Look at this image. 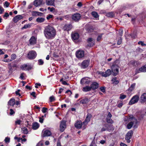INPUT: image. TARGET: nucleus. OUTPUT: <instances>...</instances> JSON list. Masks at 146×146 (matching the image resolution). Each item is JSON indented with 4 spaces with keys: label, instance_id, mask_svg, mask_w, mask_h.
<instances>
[{
    "label": "nucleus",
    "instance_id": "f257e3e1",
    "mask_svg": "<svg viewBox=\"0 0 146 146\" xmlns=\"http://www.w3.org/2000/svg\"><path fill=\"white\" fill-rule=\"evenodd\" d=\"M43 33L46 39L52 40L55 38L56 31L54 27L48 25L44 27Z\"/></svg>",
    "mask_w": 146,
    "mask_h": 146
},
{
    "label": "nucleus",
    "instance_id": "f03ea898",
    "mask_svg": "<svg viewBox=\"0 0 146 146\" xmlns=\"http://www.w3.org/2000/svg\"><path fill=\"white\" fill-rule=\"evenodd\" d=\"M129 123L127 124V128L128 129H131L133 126L134 128L137 127V124L138 123L137 119L133 115H131L128 119Z\"/></svg>",
    "mask_w": 146,
    "mask_h": 146
},
{
    "label": "nucleus",
    "instance_id": "7ed1b4c3",
    "mask_svg": "<svg viewBox=\"0 0 146 146\" xmlns=\"http://www.w3.org/2000/svg\"><path fill=\"white\" fill-rule=\"evenodd\" d=\"M117 62V60L115 61L111 66L112 71L114 76H116L119 72V66L117 64H116Z\"/></svg>",
    "mask_w": 146,
    "mask_h": 146
},
{
    "label": "nucleus",
    "instance_id": "20e7f679",
    "mask_svg": "<svg viewBox=\"0 0 146 146\" xmlns=\"http://www.w3.org/2000/svg\"><path fill=\"white\" fill-rule=\"evenodd\" d=\"M36 56V53L35 51L32 50L30 51L27 54V57L30 59L35 58Z\"/></svg>",
    "mask_w": 146,
    "mask_h": 146
},
{
    "label": "nucleus",
    "instance_id": "39448f33",
    "mask_svg": "<svg viewBox=\"0 0 146 146\" xmlns=\"http://www.w3.org/2000/svg\"><path fill=\"white\" fill-rule=\"evenodd\" d=\"M112 130V127L111 125L108 124H104L103 125V127L101 128V131L103 132L106 131H110Z\"/></svg>",
    "mask_w": 146,
    "mask_h": 146
},
{
    "label": "nucleus",
    "instance_id": "423d86ee",
    "mask_svg": "<svg viewBox=\"0 0 146 146\" xmlns=\"http://www.w3.org/2000/svg\"><path fill=\"white\" fill-rule=\"evenodd\" d=\"M139 97L137 95H135L131 99L129 103V105H132L137 103L138 101Z\"/></svg>",
    "mask_w": 146,
    "mask_h": 146
},
{
    "label": "nucleus",
    "instance_id": "0eeeda50",
    "mask_svg": "<svg viewBox=\"0 0 146 146\" xmlns=\"http://www.w3.org/2000/svg\"><path fill=\"white\" fill-rule=\"evenodd\" d=\"M133 133V131L131 130L129 131L127 133L125 139L128 143H130L131 141L130 139L132 136Z\"/></svg>",
    "mask_w": 146,
    "mask_h": 146
},
{
    "label": "nucleus",
    "instance_id": "6e6552de",
    "mask_svg": "<svg viewBox=\"0 0 146 146\" xmlns=\"http://www.w3.org/2000/svg\"><path fill=\"white\" fill-rule=\"evenodd\" d=\"M111 73V70L110 69L107 70L105 72H100L99 74H100L102 76L105 77H106L110 76Z\"/></svg>",
    "mask_w": 146,
    "mask_h": 146
},
{
    "label": "nucleus",
    "instance_id": "1a4fd4ad",
    "mask_svg": "<svg viewBox=\"0 0 146 146\" xmlns=\"http://www.w3.org/2000/svg\"><path fill=\"white\" fill-rule=\"evenodd\" d=\"M90 79L88 77H86L82 78L80 81V84H89L90 82Z\"/></svg>",
    "mask_w": 146,
    "mask_h": 146
},
{
    "label": "nucleus",
    "instance_id": "9d476101",
    "mask_svg": "<svg viewBox=\"0 0 146 146\" xmlns=\"http://www.w3.org/2000/svg\"><path fill=\"white\" fill-rule=\"evenodd\" d=\"M90 61L88 60H84L81 63V68L85 69L87 68L89 65Z\"/></svg>",
    "mask_w": 146,
    "mask_h": 146
},
{
    "label": "nucleus",
    "instance_id": "9b49d317",
    "mask_svg": "<svg viewBox=\"0 0 146 146\" xmlns=\"http://www.w3.org/2000/svg\"><path fill=\"white\" fill-rule=\"evenodd\" d=\"M76 55L78 58H82L84 56V52L83 50H79L76 52Z\"/></svg>",
    "mask_w": 146,
    "mask_h": 146
},
{
    "label": "nucleus",
    "instance_id": "f8f14e48",
    "mask_svg": "<svg viewBox=\"0 0 146 146\" xmlns=\"http://www.w3.org/2000/svg\"><path fill=\"white\" fill-rule=\"evenodd\" d=\"M71 37L73 40H76L78 39L80 37V35L78 33L74 32L72 33Z\"/></svg>",
    "mask_w": 146,
    "mask_h": 146
},
{
    "label": "nucleus",
    "instance_id": "ddd939ff",
    "mask_svg": "<svg viewBox=\"0 0 146 146\" xmlns=\"http://www.w3.org/2000/svg\"><path fill=\"white\" fill-rule=\"evenodd\" d=\"M20 68L23 70H29L32 68V67L30 65H27V64L22 65Z\"/></svg>",
    "mask_w": 146,
    "mask_h": 146
},
{
    "label": "nucleus",
    "instance_id": "4468645a",
    "mask_svg": "<svg viewBox=\"0 0 146 146\" xmlns=\"http://www.w3.org/2000/svg\"><path fill=\"white\" fill-rule=\"evenodd\" d=\"M66 127V123L64 121H62L60 125V130L61 132L63 131Z\"/></svg>",
    "mask_w": 146,
    "mask_h": 146
},
{
    "label": "nucleus",
    "instance_id": "2eb2a0df",
    "mask_svg": "<svg viewBox=\"0 0 146 146\" xmlns=\"http://www.w3.org/2000/svg\"><path fill=\"white\" fill-rule=\"evenodd\" d=\"M92 117V115L91 114H88L87 115L85 119L83 122V123L84 124V125H87L88 122L90 121Z\"/></svg>",
    "mask_w": 146,
    "mask_h": 146
},
{
    "label": "nucleus",
    "instance_id": "dca6fc26",
    "mask_svg": "<svg viewBox=\"0 0 146 146\" xmlns=\"http://www.w3.org/2000/svg\"><path fill=\"white\" fill-rule=\"evenodd\" d=\"M80 15L79 13H76L72 15V18L73 20L77 21L80 19Z\"/></svg>",
    "mask_w": 146,
    "mask_h": 146
},
{
    "label": "nucleus",
    "instance_id": "f3484780",
    "mask_svg": "<svg viewBox=\"0 0 146 146\" xmlns=\"http://www.w3.org/2000/svg\"><path fill=\"white\" fill-rule=\"evenodd\" d=\"M72 28V26L71 24H67L64 25L63 27V29L64 31H68L70 30Z\"/></svg>",
    "mask_w": 146,
    "mask_h": 146
},
{
    "label": "nucleus",
    "instance_id": "a211bd4d",
    "mask_svg": "<svg viewBox=\"0 0 146 146\" xmlns=\"http://www.w3.org/2000/svg\"><path fill=\"white\" fill-rule=\"evenodd\" d=\"M23 18V17L21 15H18L15 17L13 19V20L14 23H16Z\"/></svg>",
    "mask_w": 146,
    "mask_h": 146
},
{
    "label": "nucleus",
    "instance_id": "6ab92c4d",
    "mask_svg": "<svg viewBox=\"0 0 146 146\" xmlns=\"http://www.w3.org/2000/svg\"><path fill=\"white\" fill-rule=\"evenodd\" d=\"M87 41L88 43V46H92L94 45L95 42V41L92 38H89L88 39Z\"/></svg>",
    "mask_w": 146,
    "mask_h": 146
},
{
    "label": "nucleus",
    "instance_id": "aec40b11",
    "mask_svg": "<svg viewBox=\"0 0 146 146\" xmlns=\"http://www.w3.org/2000/svg\"><path fill=\"white\" fill-rule=\"evenodd\" d=\"M99 84L97 82H94L92 83L90 85L91 89L93 90H95L98 87Z\"/></svg>",
    "mask_w": 146,
    "mask_h": 146
},
{
    "label": "nucleus",
    "instance_id": "412c9836",
    "mask_svg": "<svg viewBox=\"0 0 146 146\" xmlns=\"http://www.w3.org/2000/svg\"><path fill=\"white\" fill-rule=\"evenodd\" d=\"M83 124H84L81 121H78L75 123V126L77 129H80Z\"/></svg>",
    "mask_w": 146,
    "mask_h": 146
},
{
    "label": "nucleus",
    "instance_id": "4be33fe9",
    "mask_svg": "<svg viewBox=\"0 0 146 146\" xmlns=\"http://www.w3.org/2000/svg\"><path fill=\"white\" fill-rule=\"evenodd\" d=\"M36 38L34 36H32L29 40V42L30 44L33 45H34L36 43Z\"/></svg>",
    "mask_w": 146,
    "mask_h": 146
},
{
    "label": "nucleus",
    "instance_id": "5701e85b",
    "mask_svg": "<svg viewBox=\"0 0 146 146\" xmlns=\"http://www.w3.org/2000/svg\"><path fill=\"white\" fill-rule=\"evenodd\" d=\"M42 0H35L34 2V5L36 7L40 5L42 3Z\"/></svg>",
    "mask_w": 146,
    "mask_h": 146
},
{
    "label": "nucleus",
    "instance_id": "b1692460",
    "mask_svg": "<svg viewBox=\"0 0 146 146\" xmlns=\"http://www.w3.org/2000/svg\"><path fill=\"white\" fill-rule=\"evenodd\" d=\"M55 0H46V5L49 6H53L54 5Z\"/></svg>",
    "mask_w": 146,
    "mask_h": 146
},
{
    "label": "nucleus",
    "instance_id": "393cba45",
    "mask_svg": "<svg viewBox=\"0 0 146 146\" xmlns=\"http://www.w3.org/2000/svg\"><path fill=\"white\" fill-rule=\"evenodd\" d=\"M90 101L89 99L87 98H84L80 100V103L83 104H86L88 103Z\"/></svg>",
    "mask_w": 146,
    "mask_h": 146
},
{
    "label": "nucleus",
    "instance_id": "a878e982",
    "mask_svg": "<svg viewBox=\"0 0 146 146\" xmlns=\"http://www.w3.org/2000/svg\"><path fill=\"white\" fill-rule=\"evenodd\" d=\"M15 104V100L13 98H11L8 102L9 105L13 106Z\"/></svg>",
    "mask_w": 146,
    "mask_h": 146
},
{
    "label": "nucleus",
    "instance_id": "bb28decb",
    "mask_svg": "<svg viewBox=\"0 0 146 146\" xmlns=\"http://www.w3.org/2000/svg\"><path fill=\"white\" fill-rule=\"evenodd\" d=\"M141 102L146 101V93H144L142 94L141 97Z\"/></svg>",
    "mask_w": 146,
    "mask_h": 146
},
{
    "label": "nucleus",
    "instance_id": "cd10ccee",
    "mask_svg": "<svg viewBox=\"0 0 146 146\" xmlns=\"http://www.w3.org/2000/svg\"><path fill=\"white\" fill-rule=\"evenodd\" d=\"M33 129L34 130L37 129L39 127V124L37 122H34L33 123L32 125Z\"/></svg>",
    "mask_w": 146,
    "mask_h": 146
},
{
    "label": "nucleus",
    "instance_id": "c85d7f7f",
    "mask_svg": "<svg viewBox=\"0 0 146 146\" xmlns=\"http://www.w3.org/2000/svg\"><path fill=\"white\" fill-rule=\"evenodd\" d=\"M51 135V131L49 130H46L44 131V136H49Z\"/></svg>",
    "mask_w": 146,
    "mask_h": 146
},
{
    "label": "nucleus",
    "instance_id": "c756f323",
    "mask_svg": "<svg viewBox=\"0 0 146 146\" xmlns=\"http://www.w3.org/2000/svg\"><path fill=\"white\" fill-rule=\"evenodd\" d=\"M91 87L89 86H86L83 88L82 90L84 92H87L90 91L91 90Z\"/></svg>",
    "mask_w": 146,
    "mask_h": 146
},
{
    "label": "nucleus",
    "instance_id": "7c9ffc66",
    "mask_svg": "<svg viewBox=\"0 0 146 146\" xmlns=\"http://www.w3.org/2000/svg\"><path fill=\"white\" fill-rule=\"evenodd\" d=\"M139 71L141 72H146V64L139 68Z\"/></svg>",
    "mask_w": 146,
    "mask_h": 146
},
{
    "label": "nucleus",
    "instance_id": "2f4dec72",
    "mask_svg": "<svg viewBox=\"0 0 146 146\" xmlns=\"http://www.w3.org/2000/svg\"><path fill=\"white\" fill-rule=\"evenodd\" d=\"M136 84L135 83L131 84L130 87L129 88L128 90L130 92H132L135 88Z\"/></svg>",
    "mask_w": 146,
    "mask_h": 146
},
{
    "label": "nucleus",
    "instance_id": "473e14b6",
    "mask_svg": "<svg viewBox=\"0 0 146 146\" xmlns=\"http://www.w3.org/2000/svg\"><path fill=\"white\" fill-rule=\"evenodd\" d=\"M129 64L133 66H135L139 64V62L137 61L132 60L129 62Z\"/></svg>",
    "mask_w": 146,
    "mask_h": 146
},
{
    "label": "nucleus",
    "instance_id": "72a5a7b5",
    "mask_svg": "<svg viewBox=\"0 0 146 146\" xmlns=\"http://www.w3.org/2000/svg\"><path fill=\"white\" fill-rule=\"evenodd\" d=\"M45 19L43 18L38 17L36 19V21L37 22L41 23L43 22L45 20Z\"/></svg>",
    "mask_w": 146,
    "mask_h": 146
},
{
    "label": "nucleus",
    "instance_id": "f704fd0d",
    "mask_svg": "<svg viewBox=\"0 0 146 146\" xmlns=\"http://www.w3.org/2000/svg\"><path fill=\"white\" fill-rule=\"evenodd\" d=\"M92 15L95 18H97L99 16L98 13L95 11H93L91 13Z\"/></svg>",
    "mask_w": 146,
    "mask_h": 146
},
{
    "label": "nucleus",
    "instance_id": "c9c22d12",
    "mask_svg": "<svg viewBox=\"0 0 146 146\" xmlns=\"http://www.w3.org/2000/svg\"><path fill=\"white\" fill-rule=\"evenodd\" d=\"M111 81L113 83L115 84H117L119 83V81L117 80L116 77H114L113 78L112 80Z\"/></svg>",
    "mask_w": 146,
    "mask_h": 146
},
{
    "label": "nucleus",
    "instance_id": "e433bc0d",
    "mask_svg": "<svg viewBox=\"0 0 146 146\" xmlns=\"http://www.w3.org/2000/svg\"><path fill=\"white\" fill-rule=\"evenodd\" d=\"M23 133L25 134H27L28 133V131L27 129L25 127L21 129Z\"/></svg>",
    "mask_w": 146,
    "mask_h": 146
},
{
    "label": "nucleus",
    "instance_id": "4c0bfd02",
    "mask_svg": "<svg viewBox=\"0 0 146 146\" xmlns=\"http://www.w3.org/2000/svg\"><path fill=\"white\" fill-rule=\"evenodd\" d=\"M106 121L108 123L112 124L113 123V121L111 118H106Z\"/></svg>",
    "mask_w": 146,
    "mask_h": 146
},
{
    "label": "nucleus",
    "instance_id": "58836bf2",
    "mask_svg": "<svg viewBox=\"0 0 146 146\" xmlns=\"http://www.w3.org/2000/svg\"><path fill=\"white\" fill-rule=\"evenodd\" d=\"M114 15L113 13L112 12H109L107 13L106 14V16L108 17H113Z\"/></svg>",
    "mask_w": 146,
    "mask_h": 146
},
{
    "label": "nucleus",
    "instance_id": "ea45409f",
    "mask_svg": "<svg viewBox=\"0 0 146 146\" xmlns=\"http://www.w3.org/2000/svg\"><path fill=\"white\" fill-rule=\"evenodd\" d=\"M126 97V95H124L122 94H120L119 99L121 100H123Z\"/></svg>",
    "mask_w": 146,
    "mask_h": 146
},
{
    "label": "nucleus",
    "instance_id": "a19ab883",
    "mask_svg": "<svg viewBox=\"0 0 146 146\" xmlns=\"http://www.w3.org/2000/svg\"><path fill=\"white\" fill-rule=\"evenodd\" d=\"M31 26V25L30 24L25 25H24L22 29H26L29 28Z\"/></svg>",
    "mask_w": 146,
    "mask_h": 146
},
{
    "label": "nucleus",
    "instance_id": "79ce46f5",
    "mask_svg": "<svg viewBox=\"0 0 146 146\" xmlns=\"http://www.w3.org/2000/svg\"><path fill=\"white\" fill-rule=\"evenodd\" d=\"M38 63L39 65H42L43 64L44 61L41 59H39L38 60Z\"/></svg>",
    "mask_w": 146,
    "mask_h": 146
},
{
    "label": "nucleus",
    "instance_id": "37998d69",
    "mask_svg": "<svg viewBox=\"0 0 146 146\" xmlns=\"http://www.w3.org/2000/svg\"><path fill=\"white\" fill-rule=\"evenodd\" d=\"M17 56L15 54H13L11 55V59L12 60H15Z\"/></svg>",
    "mask_w": 146,
    "mask_h": 146
},
{
    "label": "nucleus",
    "instance_id": "c03bdc74",
    "mask_svg": "<svg viewBox=\"0 0 146 146\" xmlns=\"http://www.w3.org/2000/svg\"><path fill=\"white\" fill-rule=\"evenodd\" d=\"M103 34V33H101L98 36L97 38V40L98 41H99L101 40Z\"/></svg>",
    "mask_w": 146,
    "mask_h": 146
},
{
    "label": "nucleus",
    "instance_id": "a18cd8bd",
    "mask_svg": "<svg viewBox=\"0 0 146 146\" xmlns=\"http://www.w3.org/2000/svg\"><path fill=\"white\" fill-rule=\"evenodd\" d=\"M10 5V3L7 1H6L5 2L4 5L6 7H8Z\"/></svg>",
    "mask_w": 146,
    "mask_h": 146
},
{
    "label": "nucleus",
    "instance_id": "49530a36",
    "mask_svg": "<svg viewBox=\"0 0 146 146\" xmlns=\"http://www.w3.org/2000/svg\"><path fill=\"white\" fill-rule=\"evenodd\" d=\"M21 122V121L20 119L17 120L15 122V125H20Z\"/></svg>",
    "mask_w": 146,
    "mask_h": 146
},
{
    "label": "nucleus",
    "instance_id": "de8ad7c7",
    "mask_svg": "<svg viewBox=\"0 0 146 146\" xmlns=\"http://www.w3.org/2000/svg\"><path fill=\"white\" fill-rule=\"evenodd\" d=\"M101 91L102 92L104 93L105 92V88L104 87H101L100 88Z\"/></svg>",
    "mask_w": 146,
    "mask_h": 146
},
{
    "label": "nucleus",
    "instance_id": "09e8293b",
    "mask_svg": "<svg viewBox=\"0 0 146 146\" xmlns=\"http://www.w3.org/2000/svg\"><path fill=\"white\" fill-rule=\"evenodd\" d=\"M138 44H141L142 46H145L146 45V44H145L142 41H139L138 42Z\"/></svg>",
    "mask_w": 146,
    "mask_h": 146
},
{
    "label": "nucleus",
    "instance_id": "8fccbe9b",
    "mask_svg": "<svg viewBox=\"0 0 146 146\" xmlns=\"http://www.w3.org/2000/svg\"><path fill=\"white\" fill-rule=\"evenodd\" d=\"M50 101L52 102L55 100V98L53 96H51L50 97Z\"/></svg>",
    "mask_w": 146,
    "mask_h": 146
},
{
    "label": "nucleus",
    "instance_id": "3c124183",
    "mask_svg": "<svg viewBox=\"0 0 146 146\" xmlns=\"http://www.w3.org/2000/svg\"><path fill=\"white\" fill-rule=\"evenodd\" d=\"M53 17V15L50 14L47 16L46 17V19L47 20H49L50 19L52 18Z\"/></svg>",
    "mask_w": 146,
    "mask_h": 146
},
{
    "label": "nucleus",
    "instance_id": "603ef678",
    "mask_svg": "<svg viewBox=\"0 0 146 146\" xmlns=\"http://www.w3.org/2000/svg\"><path fill=\"white\" fill-rule=\"evenodd\" d=\"M37 11H33L32 12V14L33 16H36L37 15Z\"/></svg>",
    "mask_w": 146,
    "mask_h": 146
},
{
    "label": "nucleus",
    "instance_id": "864d4df0",
    "mask_svg": "<svg viewBox=\"0 0 146 146\" xmlns=\"http://www.w3.org/2000/svg\"><path fill=\"white\" fill-rule=\"evenodd\" d=\"M47 110L48 109L47 108L43 107L42 109V111L43 113H45L46 112Z\"/></svg>",
    "mask_w": 146,
    "mask_h": 146
},
{
    "label": "nucleus",
    "instance_id": "5fc2aeb1",
    "mask_svg": "<svg viewBox=\"0 0 146 146\" xmlns=\"http://www.w3.org/2000/svg\"><path fill=\"white\" fill-rule=\"evenodd\" d=\"M4 11V9L1 6H0V14H2Z\"/></svg>",
    "mask_w": 146,
    "mask_h": 146
},
{
    "label": "nucleus",
    "instance_id": "6e6d98bb",
    "mask_svg": "<svg viewBox=\"0 0 146 146\" xmlns=\"http://www.w3.org/2000/svg\"><path fill=\"white\" fill-rule=\"evenodd\" d=\"M122 39L121 38H120V39L118 40L117 44L118 45L120 44L121 43Z\"/></svg>",
    "mask_w": 146,
    "mask_h": 146
},
{
    "label": "nucleus",
    "instance_id": "4d7b16f0",
    "mask_svg": "<svg viewBox=\"0 0 146 146\" xmlns=\"http://www.w3.org/2000/svg\"><path fill=\"white\" fill-rule=\"evenodd\" d=\"M48 10H50V12H52L53 11L55 10V8H54L52 7V8H50V7H48Z\"/></svg>",
    "mask_w": 146,
    "mask_h": 146
},
{
    "label": "nucleus",
    "instance_id": "13d9d810",
    "mask_svg": "<svg viewBox=\"0 0 146 146\" xmlns=\"http://www.w3.org/2000/svg\"><path fill=\"white\" fill-rule=\"evenodd\" d=\"M5 141L6 143H9L10 141V138L9 137H7L5 138Z\"/></svg>",
    "mask_w": 146,
    "mask_h": 146
},
{
    "label": "nucleus",
    "instance_id": "bf43d9fd",
    "mask_svg": "<svg viewBox=\"0 0 146 146\" xmlns=\"http://www.w3.org/2000/svg\"><path fill=\"white\" fill-rule=\"evenodd\" d=\"M119 34L120 36H122L123 33V31L122 29H120L119 31Z\"/></svg>",
    "mask_w": 146,
    "mask_h": 146
},
{
    "label": "nucleus",
    "instance_id": "052dcab7",
    "mask_svg": "<svg viewBox=\"0 0 146 146\" xmlns=\"http://www.w3.org/2000/svg\"><path fill=\"white\" fill-rule=\"evenodd\" d=\"M24 74V73H21L20 75V78L21 79V80H24V76L23 75Z\"/></svg>",
    "mask_w": 146,
    "mask_h": 146
},
{
    "label": "nucleus",
    "instance_id": "680f3d73",
    "mask_svg": "<svg viewBox=\"0 0 146 146\" xmlns=\"http://www.w3.org/2000/svg\"><path fill=\"white\" fill-rule=\"evenodd\" d=\"M10 115H13V114L15 113V112L12 109H11L10 110Z\"/></svg>",
    "mask_w": 146,
    "mask_h": 146
},
{
    "label": "nucleus",
    "instance_id": "e2e57ef3",
    "mask_svg": "<svg viewBox=\"0 0 146 146\" xmlns=\"http://www.w3.org/2000/svg\"><path fill=\"white\" fill-rule=\"evenodd\" d=\"M136 50L137 51L140 52H142L143 51V50L142 49L139 47L137 48Z\"/></svg>",
    "mask_w": 146,
    "mask_h": 146
},
{
    "label": "nucleus",
    "instance_id": "0e129e2a",
    "mask_svg": "<svg viewBox=\"0 0 146 146\" xmlns=\"http://www.w3.org/2000/svg\"><path fill=\"white\" fill-rule=\"evenodd\" d=\"M35 87L36 88H38V86H41V84L40 83H36L35 84Z\"/></svg>",
    "mask_w": 146,
    "mask_h": 146
},
{
    "label": "nucleus",
    "instance_id": "69168bd1",
    "mask_svg": "<svg viewBox=\"0 0 146 146\" xmlns=\"http://www.w3.org/2000/svg\"><path fill=\"white\" fill-rule=\"evenodd\" d=\"M57 146H62L60 141L58 140L57 142Z\"/></svg>",
    "mask_w": 146,
    "mask_h": 146
},
{
    "label": "nucleus",
    "instance_id": "338daca9",
    "mask_svg": "<svg viewBox=\"0 0 146 146\" xmlns=\"http://www.w3.org/2000/svg\"><path fill=\"white\" fill-rule=\"evenodd\" d=\"M123 103L121 102L118 104L117 107L119 108L121 107L123 105Z\"/></svg>",
    "mask_w": 146,
    "mask_h": 146
},
{
    "label": "nucleus",
    "instance_id": "774afa93",
    "mask_svg": "<svg viewBox=\"0 0 146 146\" xmlns=\"http://www.w3.org/2000/svg\"><path fill=\"white\" fill-rule=\"evenodd\" d=\"M9 15L8 13H6L3 16V17H7L9 16Z\"/></svg>",
    "mask_w": 146,
    "mask_h": 146
}]
</instances>
